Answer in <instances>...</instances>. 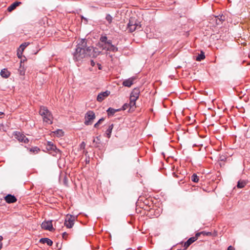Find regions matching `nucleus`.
I'll use <instances>...</instances> for the list:
<instances>
[{"label":"nucleus","mask_w":250,"mask_h":250,"mask_svg":"<svg viewBox=\"0 0 250 250\" xmlns=\"http://www.w3.org/2000/svg\"><path fill=\"white\" fill-rule=\"evenodd\" d=\"M191 180L193 182L197 183L199 181V177L196 174H193L191 177Z\"/></svg>","instance_id":"nucleus-27"},{"label":"nucleus","mask_w":250,"mask_h":250,"mask_svg":"<svg viewBox=\"0 0 250 250\" xmlns=\"http://www.w3.org/2000/svg\"><path fill=\"white\" fill-rule=\"evenodd\" d=\"M200 235L201 234H203L204 235H206V236H210L211 235V232H206V231H202V232H200Z\"/></svg>","instance_id":"nucleus-33"},{"label":"nucleus","mask_w":250,"mask_h":250,"mask_svg":"<svg viewBox=\"0 0 250 250\" xmlns=\"http://www.w3.org/2000/svg\"><path fill=\"white\" fill-rule=\"evenodd\" d=\"M205 56L203 52H201L200 54H199L196 57V60L197 61H201L205 59Z\"/></svg>","instance_id":"nucleus-26"},{"label":"nucleus","mask_w":250,"mask_h":250,"mask_svg":"<svg viewBox=\"0 0 250 250\" xmlns=\"http://www.w3.org/2000/svg\"><path fill=\"white\" fill-rule=\"evenodd\" d=\"M140 93V89L138 88H135L132 91L130 94V98H132L133 100H134V99L137 100L139 97Z\"/></svg>","instance_id":"nucleus-12"},{"label":"nucleus","mask_w":250,"mask_h":250,"mask_svg":"<svg viewBox=\"0 0 250 250\" xmlns=\"http://www.w3.org/2000/svg\"><path fill=\"white\" fill-rule=\"evenodd\" d=\"M46 149L49 151L54 152L56 153L60 151V150L57 148L56 146L51 142H48L46 145Z\"/></svg>","instance_id":"nucleus-13"},{"label":"nucleus","mask_w":250,"mask_h":250,"mask_svg":"<svg viewBox=\"0 0 250 250\" xmlns=\"http://www.w3.org/2000/svg\"><path fill=\"white\" fill-rule=\"evenodd\" d=\"M219 19H218V23L222 24L223 21H225V16L221 15V16H218Z\"/></svg>","instance_id":"nucleus-32"},{"label":"nucleus","mask_w":250,"mask_h":250,"mask_svg":"<svg viewBox=\"0 0 250 250\" xmlns=\"http://www.w3.org/2000/svg\"><path fill=\"white\" fill-rule=\"evenodd\" d=\"M136 100L134 99L133 100L132 98H130V102L128 104L130 107L129 110H134L136 108Z\"/></svg>","instance_id":"nucleus-21"},{"label":"nucleus","mask_w":250,"mask_h":250,"mask_svg":"<svg viewBox=\"0 0 250 250\" xmlns=\"http://www.w3.org/2000/svg\"><path fill=\"white\" fill-rule=\"evenodd\" d=\"M200 235V233H197L195 236L189 238L184 245L185 249H187L191 244L197 240L198 237Z\"/></svg>","instance_id":"nucleus-8"},{"label":"nucleus","mask_w":250,"mask_h":250,"mask_svg":"<svg viewBox=\"0 0 250 250\" xmlns=\"http://www.w3.org/2000/svg\"><path fill=\"white\" fill-rule=\"evenodd\" d=\"M40 242L42 244H47L49 246H51L53 244V241L48 238H41Z\"/></svg>","instance_id":"nucleus-17"},{"label":"nucleus","mask_w":250,"mask_h":250,"mask_svg":"<svg viewBox=\"0 0 250 250\" xmlns=\"http://www.w3.org/2000/svg\"><path fill=\"white\" fill-rule=\"evenodd\" d=\"M109 94L110 91L107 90L104 92H101L98 94L97 98V100L99 102H101L104 99V98L107 97Z\"/></svg>","instance_id":"nucleus-11"},{"label":"nucleus","mask_w":250,"mask_h":250,"mask_svg":"<svg viewBox=\"0 0 250 250\" xmlns=\"http://www.w3.org/2000/svg\"><path fill=\"white\" fill-rule=\"evenodd\" d=\"M39 114L42 116L44 122L48 124L52 123L53 116L46 107L41 106Z\"/></svg>","instance_id":"nucleus-2"},{"label":"nucleus","mask_w":250,"mask_h":250,"mask_svg":"<svg viewBox=\"0 0 250 250\" xmlns=\"http://www.w3.org/2000/svg\"><path fill=\"white\" fill-rule=\"evenodd\" d=\"M218 19H219V16H214V17H213L211 21V22L214 25H220L221 24V23H218Z\"/></svg>","instance_id":"nucleus-24"},{"label":"nucleus","mask_w":250,"mask_h":250,"mask_svg":"<svg viewBox=\"0 0 250 250\" xmlns=\"http://www.w3.org/2000/svg\"><path fill=\"white\" fill-rule=\"evenodd\" d=\"M104 118H101L94 125V127H95V128H99V125L100 124H101V123H102V122H103L104 121Z\"/></svg>","instance_id":"nucleus-29"},{"label":"nucleus","mask_w":250,"mask_h":250,"mask_svg":"<svg viewBox=\"0 0 250 250\" xmlns=\"http://www.w3.org/2000/svg\"><path fill=\"white\" fill-rule=\"evenodd\" d=\"M81 147H84L85 146V143L83 142H82V143L81 144Z\"/></svg>","instance_id":"nucleus-41"},{"label":"nucleus","mask_w":250,"mask_h":250,"mask_svg":"<svg viewBox=\"0 0 250 250\" xmlns=\"http://www.w3.org/2000/svg\"><path fill=\"white\" fill-rule=\"evenodd\" d=\"M249 183L248 180H239L237 184V187L238 188H242Z\"/></svg>","instance_id":"nucleus-16"},{"label":"nucleus","mask_w":250,"mask_h":250,"mask_svg":"<svg viewBox=\"0 0 250 250\" xmlns=\"http://www.w3.org/2000/svg\"><path fill=\"white\" fill-rule=\"evenodd\" d=\"M5 200L7 203H13L17 201V198L14 195L11 194H8L5 198Z\"/></svg>","instance_id":"nucleus-15"},{"label":"nucleus","mask_w":250,"mask_h":250,"mask_svg":"<svg viewBox=\"0 0 250 250\" xmlns=\"http://www.w3.org/2000/svg\"><path fill=\"white\" fill-rule=\"evenodd\" d=\"M41 227L42 229L49 231H52L54 229L52 221H44L42 223Z\"/></svg>","instance_id":"nucleus-9"},{"label":"nucleus","mask_w":250,"mask_h":250,"mask_svg":"<svg viewBox=\"0 0 250 250\" xmlns=\"http://www.w3.org/2000/svg\"><path fill=\"white\" fill-rule=\"evenodd\" d=\"M99 69H101V66H99Z\"/></svg>","instance_id":"nucleus-47"},{"label":"nucleus","mask_w":250,"mask_h":250,"mask_svg":"<svg viewBox=\"0 0 250 250\" xmlns=\"http://www.w3.org/2000/svg\"><path fill=\"white\" fill-rule=\"evenodd\" d=\"M40 149L37 146L30 148V151L33 152L34 153H37L40 151Z\"/></svg>","instance_id":"nucleus-30"},{"label":"nucleus","mask_w":250,"mask_h":250,"mask_svg":"<svg viewBox=\"0 0 250 250\" xmlns=\"http://www.w3.org/2000/svg\"><path fill=\"white\" fill-rule=\"evenodd\" d=\"M21 4V2L20 1H16L12 3L10 6H9L7 10L9 12H11L14 9H15L18 6H19L20 4Z\"/></svg>","instance_id":"nucleus-19"},{"label":"nucleus","mask_w":250,"mask_h":250,"mask_svg":"<svg viewBox=\"0 0 250 250\" xmlns=\"http://www.w3.org/2000/svg\"><path fill=\"white\" fill-rule=\"evenodd\" d=\"M86 57H87L85 52V48L80 47V46H77L75 51L73 54L74 60L76 61H80Z\"/></svg>","instance_id":"nucleus-3"},{"label":"nucleus","mask_w":250,"mask_h":250,"mask_svg":"<svg viewBox=\"0 0 250 250\" xmlns=\"http://www.w3.org/2000/svg\"><path fill=\"white\" fill-rule=\"evenodd\" d=\"M17 55L19 58H21V55H20L19 52H18Z\"/></svg>","instance_id":"nucleus-43"},{"label":"nucleus","mask_w":250,"mask_h":250,"mask_svg":"<svg viewBox=\"0 0 250 250\" xmlns=\"http://www.w3.org/2000/svg\"><path fill=\"white\" fill-rule=\"evenodd\" d=\"M173 175H174L175 177H178L177 175V174H176L175 173H173Z\"/></svg>","instance_id":"nucleus-44"},{"label":"nucleus","mask_w":250,"mask_h":250,"mask_svg":"<svg viewBox=\"0 0 250 250\" xmlns=\"http://www.w3.org/2000/svg\"><path fill=\"white\" fill-rule=\"evenodd\" d=\"M67 235H68V234L66 232H63L62 233V236L63 239L66 240L67 238Z\"/></svg>","instance_id":"nucleus-35"},{"label":"nucleus","mask_w":250,"mask_h":250,"mask_svg":"<svg viewBox=\"0 0 250 250\" xmlns=\"http://www.w3.org/2000/svg\"><path fill=\"white\" fill-rule=\"evenodd\" d=\"M21 75L22 74V71H21Z\"/></svg>","instance_id":"nucleus-46"},{"label":"nucleus","mask_w":250,"mask_h":250,"mask_svg":"<svg viewBox=\"0 0 250 250\" xmlns=\"http://www.w3.org/2000/svg\"><path fill=\"white\" fill-rule=\"evenodd\" d=\"M105 19L109 23H110L112 21L113 18L110 15L107 14L105 17Z\"/></svg>","instance_id":"nucleus-31"},{"label":"nucleus","mask_w":250,"mask_h":250,"mask_svg":"<svg viewBox=\"0 0 250 250\" xmlns=\"http://www.w3.org/2000/svg\"><path fill=\"white\" fill-rule=\"evenodd\" d=\"M55 135L57 137H61L63 135V131L61 129H57V130L53 132Z\"/></svg>","instance_id":"nucleus-25"},{"label":"nucleus","mask_w":250,"mask_h":250,"mask_svg":"<svg viewBox=\"0 0 250 250\" xmlns=\"http://www.w3.org/2000/svg\"><path fill=\"white\" fill-rule=\"evenodd\" d=\"M86 46V42L85 39H82L80 41L77 46H80V47L85 48Z\"/></svg>","instance_id":"nucleus-23"},{"label":"nucleus","mask_w":250,"mask_h":250,"mask_svg":"<svg viewBox=\"0 0 250 250\" xmlns=\"http://www.w3.org/2000/svg\"><path fill=\"white\" fill-rule=\"evenodd\" d=\"M85 52L86 55V57H95L96 55L95 54V52H94V48L93 47H87L85 48Z\"/></svg>","instance_id":"nucleus-10"},{"label":"nucleus","mask_w":250,"mask_h":250,"mask_svg":"<svg viewBox=\"0 0 250 250\" xmlns=\"http://www.w3.org/2000/svg\"><path fill=\"white\" fill-rule=\"evenodd\" d=\"M93 142V143H94L95 142V140L94 139Z\"/></svg>","instance_id":"nucleus-45"},{"label":"nucleus","mask_w":250,"mask_h":250,"mask_svg":"<svg viewBox=\"0 0 250 250\" xmlns=\"http://www.w3.org/2000/svg\"><path fill=\"white\" fill-rule=\"evenodd\" d=\"M63 182L64 185H66V186H67V185L68 181H67V178H66V176H65V177H64Z\"/></svg>","instance_id":"nucleus-36"},{"label":"nucleus","mask_w":250,"mask_h":250,"mask_svg":"<svg viewBox=\"0 0 250 250\" xmlns=\"http://www.w3.org/2000/svg\"><path fill=\"white\" fill-rule=\"evenodd\" d=\"M29 43L28 42H24V43H22L20 45L19 50H21V51L22 52L24 50V49H25V48L29 45Z\"/></svg>","instance_id":"nucleus-28"},{"label":"nucleus","mask_w":250,"mask_h":250,"mask_svg":"<svg viewBox=\"0 0 250 250\" xmlns=\"http://www.w3.org/2000/svg\"><path fill=\"white\" fill-rule=\"evenodd\" d=\"M96 116L95 113L92 110L88 111L84 116V124L86 125H91L95 119Z\"/></svg>","instance_id":"nucleus-4"},{"label":"nucleus","mask_w":250,"mask_h":250,"mask_svg":"<svg viewBox=\"0 0 250 250\" xmlns=\"http://www.w3.org/2000/svg\"><path fill=\"white\" fill-rule=\"evenodd\" d=\"M81 18H82V19L84 20L85 21H86V22L87 21V19L86 18H84L83 16H82Z\"/></svg>","instance_id":"nucleus-39"},{"label":"nucleus","mask_w":250,"mask_h":250,"mask_svg":"<svg viewBox=\"0 0 250 250\" xmlns=\"http://www.w3.org/2000/svg\"><path fill=\"white\" fill-rule=\"evenodd\" d=\"M135 77H131L128 79L125 80L123 83V85L126 87H130L133 83L134 81L135 80Z\"/></svg>","instance_id":"nucleus-14"},{"label":"nucleus","mask_w":250,"mask_h":250,"mask_svg":"<svg viewBox=\"0 0 250 250\" xmlns=\"http://www.w3.org/2000/svg\"><path fill=\"white\" fill-rule=\"evenodd\" d=\"M15 137L20 142L27 144L29 142L28 139L22 133L19 131L14 132Z\"/></svg>","instance_id":"nucleus-7"},{"label":"nucleus","mask_w":250,"mask_h":250,"mask_svg":"<svg viewBox=\"0 0 250 250\" xmlns=\"http://www.w3.org/2000/svg\"><path fill=\"white\" fill-rule=\"evenodd\" d=\"M129 107L128 104H125L123 106V110H126Z\"/></svg>","instance_id":"nucleus-34"},{"label":"nucleus","mask_w":250,"mask_h":250,"mask_svg":"<svg viewBox=\"0 0 250 250\" xmlns=\"http://www.w3.org/2000/svg\"><path fill=\"white\" fill-rule=\"evenodd\" d=\"M3 240V237L1 236H0V250L2 248V240Z\"/></svg>","instance_id":"nucleus-37"},{"label":"nucleus","mask_w":250,"mask_h":250,"mask_svg":"<svg viewBox=\"0 0 250 250\" xmlns=\"http://www.w3.org/2000/svg\"><path fill=\"white\" fill-rule=\"evenodd\" d=\"M99 44L100 47L102 48L103 50L112 52L118 51V48L112 44L111 40H107L106 36H102L100 37Z\"/></svg>","instance_id":"nucleus-1"},{"label":"nucleus","mask_w":250,"mask_h":250,"mask_svg":"<svg viewBox=\"0 0 250 250\" xmlns=\"http://www.w3.org/2000/svg\"><path fill=\"white\" fill-rule=\"evenodd\" d=\"M113 127H114V125L113 124L110 125L108 126V128L107 129V130L105 131V134L106 135V136L108 139L110 138L111 137V133H112V131Z\"/></svg>","instance_id":"nucleus-18"},{"label":"nucleus","mask_w":250,"mask_h":250,"mask_svg":"<svg viewBox=\"0 0 250 250\" xmlns=\"http://www.w3.org/2000/svg\"><path fill=\"white\" fill-rule=\"evenodd\" d=\"M127 29L130 32H133L136 30H140L141 26L136 20L131 19L127 24Z\"/></svg>","instance_id":"nucleus-5"},{"label":"nucleus","mask_w":250,"mask_h":250,"mask_svg":"<svg viewBox=\"0 0 250 250\" xmlns=\"http://www.w3.org/2000/svg\"><path fill=\"white\" fill-rule=\"evenodd\" d=\"M91 65L92 66H94L95 65V62H94L93 60L91 61Z\"/></svg>","instance_id":"nucleus-40"},{"label":"nucleus","mask_w":250,"mask_h":250,"mask_svg":"<svg viewBox=\"0 0 250 250\" xmlns=\"http://www.w3.org/2000/svg\"><path fill=\"white\" fill-rule=\"evenodd\" d=\"M76 218V217L74 215L67 214L66 216L64 222V225L66 227L69 229L72 228L74 224Z\"/></svg>","instance_id":"nucleus-6"},{"label":"nucleus","mask_w":250,"mask_h":250,"mask_svg":"<svg viewBox=\"0 0 250 250\" xmlns=\"http://www.w3.org/2000/svg\"><path fill=\"white\" fill-rule=\"evenodd\" d=\"M10 74V72L7 69L4 68L1 70L0 75L3 78H7L9 77Z\"/></svg>","instance_id":"nucleus-20"},{"label":"nucleus","mask_w":250,"mask_h":250,"mask_svg":"<svg viewBox=\"0 0 250 250\" xmlns=\"http://www.w3.org/2000/svg\"><path fill=\"white\" fill-rule=\"evenodd\" d=\"M227 250H234V248L231 246H229Z\"/></svg>","instance_id":"nucleus-38"},{"label":"nucleus","mask_w":250,"mask_h":250,"mask_svg":"<svg viewBox=\"0 0 250 250\" xmlns=\"http://www.w3.org/2000/svg\"><path fill=\"white\" fill-rule=\"evenodd\" d=\"M4 115V113L2 112H0V118H1V116Z\"/></svg>","instance_id":"nucleus-42"},{"label":"nucleus","mask_w":250,"mask_h":250,"mask_svg":"<svg viewBox=\"0 0 250 250\" xmlns=\"http://www.w3.org/2000/svg\"><path fill=\"white\" fill-rule=\"evenodd\" d=\"M120 109H115L111 107H109L107 110V114L108 116H112L116 112L120 111Z\"/></svg>","instance_id":"nucleus-22"}]
</instances>
